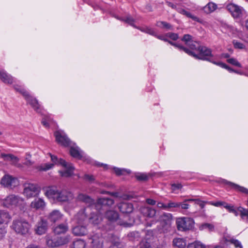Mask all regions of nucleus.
<instances>
[{
  "label": "nucleus",
  "instance_id": "1",
  "mask_svg": "<svg viewBox=\"0 0 248 248\" xmlns=\"http://www.w3.org/2000/svg\"><path fill=\"white\" fill-rule=\"evenodd\" d=\"M44 190L45 196L55 202H67L74 198L73 194L65 188L50 186Z\"/></svg>",
  "mask_w": 248,
  "mask_h": 248
},
{
  "label": "nucleus",
  "instance_id": "2",
  "mask_svg": "<svg viewBox=\"0 0 248 248\" xmlns=\"http://www.w3.org/2000/svg\"><path fill=\"white\" fill-rule=\"evenodd\" d=\"M54 135L57 142L64 146H71L70 153L75 158L81 159L83 157V152L77 146H72V142L63 131H57Z\"/></svg>",
  "mask_w": 248,
  "mask_h": 248
},
{
  "label": "nucleus",
  "instance_id": "3",
  "mask_svg": "<svg viewBox=\"0 0 248 248\" xmlns=\"http://www.w3.org/2000/svg\"><path fill=\"white\" fill-rule=\"evenodd\" d=\"M11 228L16 233L26 235L29 232L31 225L25 219L18 218L13 221Z\"/></svg>",
  "mask_w": 248,
  "mask_h": 248
},
{
  "label": "nucleus",
  "instance_id": "4",
  "mask_svg": "<svg viewBox=\"0 0 248 248\" xmlns=\"http://www.w3.org/2000/svg\"><path fill=\"white\" fill-rule=\"evenodd\" d=\"M51 161L55 164L61 165L64 167V170H59V172L62 177H67L71 176L73 173L74 168L70 163H67L62 159H58L57 156L50 154Z\"/></svg>",
  "mask_w": 248,
  "mask_h": 248
},
{
  "label": "nucleus",
  "instance_id": "5",
  "mask_svg": "<svg viewBox=\"0 0 248 248\" xmlns=\"http://www.w3.org/2000/svg\"><path fill=\"white\" fill-rule=\"evenodd\" d=\"M2 204L7 208L21 207L24 204V200L22 198L15 195H10L2 200Z\"/></svg>",
  "mask_w": 248,
  "mask_h": 248
},
{
  "label": "nucleus",
  "instance_id": "6",
  "mask_svg": "<svg viewBox=\"0 0 248 248\" xmlns=\"http://www.w3.org/2000/svg\"><path fill=\"white\" fill-rule=\"evenodd\" d=\"M176 225L177 229L180 231H186L192 229L194 227V220L188 217H181L177 218Z\"/></svg>",
  "mask_w": 248,
  "mask_h": 248
},
{
  "label": "nucleus",
  "instance_id": "7",
  "mask_svg": "<svg viewBox=\"0 0 248 248\" xmlns=\"http://www.w3.org/2000/svg\"><path fill=\"white\" fill-rule=\"evenodd\" d=\"M40 193V188L36 184L25 183L23 194L27 198L37 197Z\"/></svg>",
  "mask_w": 248,
  "mask_h": 248
},
{
  "label": "nucleus",
  "instance_id": "8",
  "mask_svg": "<svg viewBox=\"0 0 248 248\" xmlns=\"http://www.w3.org/2000/svg\"><path fill=\"white\" fill-rule=\"evenodd\" d=\"M15 89L23 95L28 103L31 105L35 111L40 112L39 105L38 101L35 98H33L27 91L20 86H16L15 87Z\"/></svg>",
  "mask_w": 248,
  "mask_h": 248
},
{
  "label": "nucleus",
  "instance_id": "9",
  "mask_svg": "<svg viewBox=\"0 0 248 248\" xmlns=\"http://www.w3.org/2000/svg\"><path fill=\"white\" fill-rule=\"evenodd\" d=\"M199 54L196 55L194 52H193V54H188L190 56H192L194 58L200 59L202 60L207 61L210 62L212 63V62H215L213 61L211 59V57L213 56L212 54L211 50L206 46H201V47L199 48Z\"/></svg>",
  "mask_w": 248,
  "mask_h": 248
},
{
  "label": "nucleus",
  "instance_id": "10",
  "mask_svg": "<svg viewBox=\"0 0 248 248\" xmlns=\"http://www.w3.org/2000/svg\"><path fill=\"white\" fill-rule=\"evenodd\" d=\"M0 184L4 187L13 189L19 185L17 178L9 174L4 175L1 178Z\"/></svg>",
  "mask_w": 248,
  "mask_h": 248
},
{
  "label": "nucleus",
  "instance_id": "11",
  "mask_svg": "<svg viewBox=\"0 0 248 248\" xmlns=\"http://www.w3.org/2000/svg\"><path fill=\"white\" fill-rule=\"evenodd\" d=\"M226 8L234 18L241 17L245 13L242 7L233 3L228 4Z\"/></svg>",
  "mask_w": 248,
  "mask_h": 248
},
{
  "label": "nucleus",
  "instance_id": "12",
  "mask_svg": "<svg viewBox=\"0 0 248 248\" xmlns=\"http://www.w3.org/2000/svg\"><path fill=\"white\" fill-rule=\"evenodd\" d=\"M90 210V207L81 209L77 213L76 215H75L73 218V221L78 224H82L84 223L87 219V211Z\"/></svg>",
  "mask_w": 248,
  "mask_h": 248
},
{
  "label": "nucleus",
  "instance_id": "13",
  "mask_svg": "<svg viewBox=\"0 0 248 248\" xmlns=\"http://www.w3.org/2000/svg\"><path fill=\"white\" fill-rule=\"evenodd\" d=\"M90 239L91 244L93 248H102L103 247V239L100 233L93 235Z\"/></svg>",
  "mask_w": 248,
  "mask_h": 248
},
{
  "label": "nucleus",
  "instance_id": "14",
  "mask_svg": "<svg viewBox=\"0 0 248 248\" xmlns=\"http://www.w3.org/2000/svg\"><path fill=\"white\" fill-rule=\"evenodd\" d=\"M172 215L170 213H164L161 217V224L165 231L169 230L170 228Z\"/></svg>",
  "mask_w": 248,
  "mask_h": 248
},
{
  "label": "nucleus",
  "instance_id": "15",
  "mask_svg": "<svg viewBox=\"0 0 248 248\" xmlns=\"http://www.w3.org/2000/svg\"><path fill=\"white\" fill-rule=\"evenodd\" d=\"M47 229V223L46 221L41 219L38 221L35 228V233L38 235H42L46 233Z\"/></svg>",
  "mask_w": 248,
  "mask_h": 248
},
{
  "label": "nucleus",
  "instance_id": "16",
  "mask_svg": "<svg viewBox=\"0 0 248 248\" xmlns=\"http://www.w3.org/2000/svg\"><path fill=\"white\" fill-rule=\"evenodd\" d=\"M102 221V216L101 213H92L89 218V221L93 225L99 224Z\"/></svg>",
  "mask_w": 248,
  "mask_h": 248
},
{
  "label": "nucleus",
  "instance_id": "17",
  "mask_svg": "<svg viewBox=\"0 0 248 248\" xmlns=\"http://www.w3.org/2000/svg\"><path fill=\"white\" fill-rule=\"evenodd\" d=\"M30 206L35 210H42L46 206V203L43 199L37 198L31 202Z\"/></svg>",
  "mask_w": 248,
  "mask_h": 248
},
{
  "label": "nucleus",
  "instance_id": "18",
  "mask_svg": "<svg viewBox=\"0 0 248 248\" xmlns=\"http://www.w3.org/2000/svg\"><path fill=\"white\" fill-rule=\"evenodd\" d=\"M118 208L122 213L129 214L133 211V206L130 203L122 202L118 205Z\"/></svg>",
  "mask_w": 248,
  "mask_h": 248
},
{
  "label": "nucleus",
  "instance_id": "19",
  "mask_svg": "<svg viewBox=\"0 0 248 248\" xmlns=\"http://www.w3.org/2000/svg\"><path fill=\"white\" fill-rule=\"evenodd\" d=\"M140 211L144 216L149 217H153L156 214V210L150 207H142L140 208Z\"/></svg>",
  "mask_w": 248,
  "mask_h": 248
},
{
  "label": "nucleus",
  "instance_id": "20",
  "mask_svg": "<svg viewBox=\"0 0 248 248\" xmlns=\"http://www.w3.org/2000/svg\"><path fill=\"white\" fill-rule=\"evenodd\" d=\"M0 78L5 83L12 84L14 81V78L4 70L0 69Z\"/></svg>",
  "mask_w": 248,
  "mask_h": 248
},
{
  "label": "nucleus",
  "instance_id": "21",
  "mask_svg": "<svg viewBox=\"0 0 248 248\" xmlns=\"http://www.w3.org/2000/svg\"><path fill=\"white\" fill-rule=\"evenodd\" d=\"M62 214L58 210H54L50 212L48 219L51 222H55L60 220L62 217Z\"/></svg>",
  "mask_w": 248,
  "mask_h": 248
},
{
  "label": "nucleus",
  "instance_id": "22",
  "mask_svg": "<svg viewBox=\"0 0 248 248\" xmlns=\"http://www.w3.org/2000/svg\"><path fill=\"white\" fill-rule=\"evenodd\" d=\"M77 199L78 201L82 202L89 205L94 203V201L90 196L83 193H79Z\"/></svg>",
  "mask_w": 248,
  "mask_h": 248
},
{
  "label": "nucleus",
  "instance_id": "23",
  "mask_svg": "<svg viewBox=\"0 0 248 248\" xmlns=\"http://www.w3.org/2000/svg\"><path fill=\"white\" fill-rule=\"evenodd\" d=\"M114 203V201L108 198H101L98 199L96 203V207L98 206H110Z\"/></svg>",
  "mask_w": 248,
  "mask_h": 248
},
{
  "label": "nucleus",
  "instance_id": "24",
  "mask_svg": "<svg viewBox=\"0 0 248 248\" xmlns=\"http://www.w3.org/2000/svg\"><path fill=\"white\" fill-rule=\"evenodd\" d=\"M73 233L77 236H82L87 233V230L84 226H77L72 229Z\"/></svg>",
  "mask_w": 248,
  "mask_h": 248
},
{
  "label": "nucleus",
  "instance_id": "25",
  "mask_svg": "<svg viewBox=\"0 0 248 248\" xmlns=\"http://www.w3.org/2000/svg\"><path fill=\"white\" fill-rule=\"evenodd\" d=\"M1 157L5 161H11L13 164L16 165L19 161V158L11 154H6L2 153L0 155Z\"/></svg>",
  "mask_w": 248,
  "mask_h": 248
},
{
  "label": "nucleus",
  "instance_id": "26",
  "mask_svg": "<svg viewBox=\"0 0 248 248\" xmlns=\"http://www.w3.org/2000/svg\"><path fill=\"white\" fill-rule=\"evenodd\" d=\"M68 229L66 224H61L56 226L54 229V232L56 234H61L65 233Z\"/></svg>",
  "mask_w": 248,
  "mask_h": 248
},
{
  "label": "nucleus",
  "instance_id": "27",
  "mask_svg": "<svg viewBox=\"0 0 248 248\" xmlns=\"http://www.w3.org/2000/svg\"><path fill=\"white\" fill-rule=\"evenodd\" d=\"M11 218L8 212L0 210V224L7 223Z\"/></svg>",
  "mask_w": 248,
  "mask_h": 248
},
{
  "label": "nucleus",
  "instance_id": "28",
  "mask_svg": "<svg viewBox=\"0 0 248 248\" xmlns=\"http://www.w3.org/2000/svg\"><path fill=\"white\" fill-rule=\"evenodd\" d=\"M105 216L110 221H115L118 218V213L113 210H108L106 212Z\"/></svg>",
  "mask_w": 248,
  "mask_h": 248
},
{
  "label": "nucleus",
  "instance_id": "29",
  "mask_svg": "<svg viewBox=\"0 0 248 248\" xmlns=\"http://www.w3.org/2000/svg\"><path fill=\"white\" fill-rule=\"evenodd\" d=\"M217 8V5L213 2H209L206 6L203 8V10L206 14H209Z\"/></svg>",
  "mask_w": 248,
  "mask_h": 248
},
{
  "label": "nucleus",
  "instance_id": "30",
  "mask_svg": "<svg viewBox=\"0 0 248 248\" xmlns=\"http://www.w3.org/2000/svg\"><path fill=\"white\" fill-rule=\"evenodd\" d=\"M173 244L179 248H184L186 246V242L183 238H175L173 240Z\"/></svg>",
  "mask_w": 248,
  "mask_h": 248
},
{
  "label": "nucleus",
  "instance_id": "31",
  "mask_svg": "<svg viewBox=\"0 0 248 248\" xmlns=\"http://www.w3.org/2000/svg\"><path fill=\"white\" fill-rule=\"evenodd\" d=\"M71 248H86L85 242L81 239L74 241L70 246Z\"/></svg>",
  "mask_w": 248,
  "mask_h": 248
},
{
  "label": "nucleus",
  "instance_id": "32",
  "mask_svg": "<svg viewBox=\"0 0 248 248\" xmlns=\"http://www.w3.org/2000/svg\"><path fill=\"white\" fill-rule=\"evenodd\" d=\"M156 26L161 29H165L168 30H172V26L165 21H158L156 23Z\"/></svg>",
  "mask_w": 248,
  "mask_h": 248
},
{
  "label": "nucleus",
  "instance_id": "33",
  "mask_svg": "<svg viewBox=\"0 0 248 248\" xmlns=\"http://www.w3.org/2000/svg\"><path fill=\"white\" fill-rule=\"evenodd\" d=\"M225 183L229 185L230 186L233 187L234 188L238 190L239 191L248 194V189L244 187L239 186L235 184L227 181H225Z\"/></svg>",
  "mask_w": 248,
  "mask_h": 248
},
{
  "label": "nucleus",
  "instance_id": "34",
  "mask_svg": "<svg viewBox=\"0 0 248 248\" xmlns=\"http://www.w3.org/2000/svg\"><path fill=\"white\" fill-rule=\"evenodd\" d=\"M187 248H206V246L199 241L189 244L187 245Z\"/></svg>",
  "mask_w": 248,
  "mask_h": 248
},
{
  "label": "nucleus",
  "instance_id": "35",
  "mask_svg": "<svg viewBox=\"0 0 248 248\" xmlns=\"http://www.w3.org/2000/svg\"><path fill=\"white\" fill-rule=\"evenodd\" d=\"M168 42L171 45L174 46L176 47L179 48L180 50H183L185 51L186 53L187 54H193V52L189 50L188 48L185 47L179 44H177L175 43H174L170 41H168Z\"/></svg>",
  "mask_w": 248,
  "mask_h": 248
},
{
  "label": "nucleus",
  "instance_id": "36",
  "mask_svg": "<svg viewBox=\"0 0 248 248\" xmlns=\"http://www.w3.org/2000/svg\"><path fill=\"white\" fill-rule=\"evenodd\" d=\"M69 240L70 236H69L59 238L57 240V242H58V247L68 243Z\"/></svg>",
  "mask_w": 248,
  "mask_h": 248
},
{
  "label": "nucleus",
  "instance_id": "37",
  "mask_svg": "<svg viewBox=\"0 0 248 248\" xmlns=\"http://www.w3.org/2000/svg\"><path fill=\"white\" fill-rule=\"evenodd\" d=\"M46 243L47 246L50 248L58 247V242L57 241H54L51 239L49 237H47Z\"/></svg>",
  "mask_w": 248,
  "mask_h": 248
},
{
  "label": "nucleus",
  "instance_id": "38",
  "mask_svg": "<svg viewBox=\"0 0 248 248\" xmlns=\"http://www.w3.org/2000/svg\"><path fill=\"white\" fill-rule=\"evenodd\" d=\"M199 229L201 231L207 229L209 231H212L214 229V226L210 223H203L199 227Z\"/></svg>",
  "mask_w": 248,
  "mask_h": 248
},
{
  "label": "nucleus",
  "instance_id": "39",
  "mask_svg": "<svg viewBox=\"0 0 248 248\" xmlns=\"http://www.w3.org/2000/svg\"><path fill=\"white\" fill-rule=\"evenodd\" d=\"M191 49L194 50H199V48L201 47V46H200L199 44L195 41H193V40L191 41L187 45Z\"/></svg>",
  "mask_w": 248,
  "mask_h": 248
},
{
  "label": "nucleus",
  "instance_id": "40",
  "mask_svg": "<svg viewBox=\"0 0 248 248\" xmlns=\"http://www.w3.org/2000/svg\"><path fill=\"white\" fill-rule=\"evenodd\" d=\"M120 20L124 21V22L128 23V24L135 27L134 25V22L135 21L134 19L130 16H127L125 17H123L122 18H118Z\"/></svg>",
  "mask_w": 248,
  "mask_h": 248
},
{
  "label": "nucleus",
  "instance_id": "41",
  "mask_svg": "<svg viewBox=\"0 0 248 248\" xmlns=\"http://www.w3.org/2000/svg\"><path fill=\"white\" fill-rule=\"evenodd\" d=\"M114 170L116 174L118 175L124 174L125 173H130L129 170H127L124 169H120L118 168H114Z\"/></svg>",
  "mask_w": 248,
  "mask_h": 248
},
{
  "label": "nucleus",
  "instance_id": "42",
  "mask_svg": "<svg viewBox=\"0 0 248 248\" xmlns=\"http://www.w3.org/2000/svg\"><path fill=\"white\" fill-rule=\"evenodd\" d=\"M142 31L146 32L147 33H148L150 35H152L153 36H156V33L155 32V31L154 30V29L148 28V27H145L143 28L142 29H140Z\"/></svg>",
  "mask_w": 248,
  "mask_h": 248
},
{
  "label": "nucleus",
  "instance_id": "43",
  "mask_svg": "<svg viewBox=\"0 0 248 248\" xmlns=\"http://www.w3.org/2000/svg\"><path fill=\"white\" fill-rule=\"evenodd\" d=\"M232 44L235 48L236 49H245V46L244 44L239 42L236 40H233L232 42Z\"/></svg>",
  "mask_w": 248,
  "mask_h": 248
},
{
  "label": "nucleus",
  "instance_id": "44",
  "mask_svg": "<svg viewBox=\"0 0 248 248\" xmlns=\"http://www.w3.org/2000/svg\"><path fill=\"white\" fill-rule=\"evenodd\" d=\"M227 62L232 65H235L238 67H241V64L235 58H229L227 60Z\"/></svg>",
  "mask_w": 248,
  "mask_h": 248
},
{
  "label": "nucleus",
  "instance_id": "45",
  "mask_svg": "<svg viewBox=\"0 0 248 248\" xmlns=\"http://www.w3.org/2000/svg\"><path fill=\"white\" fill-rule=\"evenodd\" d=\"M212 63L215 64H216L217 65H218L222 68H225V69H227L228 71H229L230 72L234 71V70H233L231 68H230L227 65H226V64H225L224 63L220 62H212Z\"/></svg>",
  "mask_w": 248,
  "mask_h": 248
},
{
  "label": "nucleus",
  "instance_id": "46",
  "mask_svg": "<svg viewBox=\"0 0 248 248\" xmlns=\"http://www.w3.org/2000/svg\"><path fill=\"white\" fill-rule=\"evenodd\" d=\"M167 207H168V210L171 208H180V204L179 202H173L170 201L168 204H167Z\"/></svg>",
  "mask_w": 248,
  "mask_h": 248
},
{
  "label": "nucleus",
  "instance_id": "47",
  "mask_svg": "<svg viewBox=\"0 0 248 248\" xmlns=\"http://www.w3.org/2000/svg\"><path fill=\"white\" fill-rule=\"evenodd\" d=\"M224 28L226 30V32L228 33H231L233 34L235 32V29L232 26L225 24L224 25Z\"/></svg>",
  "mask_w": 248,
  "mask_h": 248
},
{
  "label": "nucleus",
  "instance_id": "48",
  "mask_svg": "<svg viewBox=\"0 0 248 248\" xmlns=\"http://www.w3.org/2000/svg\"><path fill=\"white\" fill-rule=\"evenodd\" d=\"M237 210L240 213V215L242 217L244 216L248 217V209H246L240 206L238 207Z\"/></svg>",
  "mask_w": 248,
  "mask_h": 248
},
{
  "label": "nucleus",
  "instance_id": "49",
  "mask_svg": "<svg viewBox=\"0 0 248 248\" xmlns=\"http://www.w3.org/2000/svg\"><path fill=\"white\" fill-rule=\"evenodd\" d=\"M182 40L185 42L186 45H187L192 40V36L189 34H185L184 35Z\"/></svg>",
  "mask_w": 248,
  "mask_h": 248
},
{
  "label": "nucleus",
  "instance_id": "50",
  "mask_svg": "<svg viewBox=\"0 0 248 248\" xmlns=\"http://www.w3.org/2000/svg\"><path fill=\"white\" fill-rule=\"evenodd\" d=\"M108 248H124L123 245L118 241L112 242Z\"/></svg>",
  "mask_w": 248,
  "mask_h": 248
},
{
  "label": "nucleus",
  "instance_id": "51",
  "mask_svg": "<svg viewBox=\"0 0 248 248\" xmlns=\"http://www.w3.org/2000/svg\"><path fill=\"white\" fill-rule=\"evenodd\" d=\"M185 16L189 18H191L192 19H193L194 21H197L199 22H201L200 19L198 17H197L196 16H194V15H193L191 13H190L187 11L186 13Z\"/></svg>",
  "mask_w": 248,
  "mask_h": 248
},
{
  "label": "nucleus",
  "instance_id": "52",
  "mask_svg": "<svg viewBox=\"0 0 248 248\" xmlns=\"http://www.w3.org/2000/svg\"><path fill=\"white\" fill-rule=\"evenodd\" d=\"M171 186L172 192H175L177 190L181 189L182 188V185L180 183L172 184Z\"/></svg>",
  "mask_w": 248,
  "mask_h": 248
},
{
  "label": "nucleus",
  "instance_id": "53",
  "mask_svg": "<svg viewBox=\"0 0 248 248\" xmlns=\"http://www.w3.org/2000/svg\"><path fill=\"white\" fill-rule=\"evenodd\" d=\"M31 155L30 154H27L26 155L25 162L24 164L27 166H31L33 164V162L31 160Z\"/></svg>",
  "mask_w": 248,
  "mask_h": 248
},
{
  "label": "nucleus",
  "instance_id": "54",
  "mask_svg": "<svg viewBox=\"0 0 248 248\" xmlns=\"http://www.w3.org/2000/svg\"><path fill=\"white\" fill-rule=\"evenodd\" d=\"M166 35L173 40H176L178 38V34L174 33L169 32Z\"/></svg>",
  "mask_w": 248,
  "mask_h": 248
},
{
  "label": "nucleus",
  "instance_id": "55",
  "mask_svg": "<svg viewBox=\"0 0 248 248\" xmlns=\"http://www.w3.org/2000/svg\"><path fill=\"white\" fill-rule=\"evenodd\" d=\"M54 166L53 163L46 164L44 166L41 167V170H47L52 168Z\"/></svg>",
  "mask_w": 248,
  "mask_h": 248
},
{
  "label": "nucleus",
  "instance_id": "56",
  "mask_svg": "<svg viewBox=\"0 0 248 248\" xmlns=\"http://www.w3.org/2000/svg\"><path fill=\"white\" fill-rule=\"evenodd\" d=\"M208 203L211 205H214L215 206H217V207H219L220 206H223L224 207L225 202H208Z\"/></svg>",
  "mask_w": 248,
  "mask_h": 248
},
{
  "label": "nucleus",
  "instance_id": "57",
  "mask_svg": "<svg viewBox=\"0 0 248 248\" xmlns=\"http://www.w3.org/2000/svg\"><path fill=\"white\" fill-rule=\"evenodd\" d=\"M195 203L196 204H198L201 207V208L203 209L204 207V206H205V203H208V202H205L202 201L200 200L197 199L196 200H195Z\"/></svg>",
  "mask_w": 248,
  "mask_h": 248
},
{
  "label": "nucleus",
  "instance_id": "58",
  "mask_svg": "<svg viewBox=\"0 0 248 248\" xmlns=\"http://www.w3.org/2000/svg\"><path fill=\"white\" fill-rule=\"evenodd\" d=\"M224 207L225 208H226V209H227L228 211L230 213H232V212L233 211V210L234 209L233 206H232L231 204H229L228 203H227L226 202H225Z\"/></svg>",
  "mask_w": 248,
  "mask_h": 248
},
{
  "label": "nucleus",
  "instance_id": "59",
  "mask_svg": "<svg viewBox=\"0 0 248 248\" xmlns=\"http://www.w3.org/2000/svg\"><path fill=\"white\" fill-rule=\"evenodd\" d=\"M230 242L232 244H233L235 247H239L241 248L242 246L241 243L237 240L232 239L230 240Z\"/></svg>",
  "mask_w": 248,
  "mask_h": 248
},
{
  "label": "nucleus",
  "instance_id": "60",
  "mask_svg": "<svg viewBox=\"0 0 248 248\" xmlns=\"http://www.w3.org/2000/svg\"><path fill=\"white\" fill-rule=\"evenodd\" d=\"M136 178L139 180H146L148 177L146 174H140L136 175Z\"/></svg>",
  "mask_w": 248,
  "mask_h": 248
},
{
  "label": "nucleus",
  "instance_id": "61",
  "mask_svg": "<svg viewBox=\"0 0 248 248\" xmlns=\"http://www.w3.org/2000/svg\"><path fill=\"white\" fill-rule=\"evenodd\" d=\"M157 206L159 208L168 210L167 204H164L161 202H158L157 203Z\"/></svg>",
  "mask_w": 248,
  "mask_h": 248
},
{
  "label": "nucleus",
  "instance_id": "62",
  "mask_svg": "<svg viewBox=\"0 0 248 248\" xmlns=\"http://www.w3.org/2000/svg\"><path fill=\"white\" fill-rule=\"evenodd\" d=\"M186 202H179L180 208L182 209H187L189 207V205L187 203H186Z\"/></svg>",
  "mask_w": 248,
  "mask_h": 248
},
{
  "label": "nucleus",
  "instance_id": "63",
  "mask_svg": "<svg viewBox=\"0 0 248 248\" xmlns=\"http://www.w3.org/2000/svg\"><path fill=\"white\" fill-rule=\"evenodd\" d=\"M84 179L90 182H92L94 180V178L93 175H90L88 174L84 175Z\"/></svg>",
  "mask_w": 248,
  "mask_h": 248
},
{
  "label": "nucleus",
  "instance_id": "64",
  "mask_svg": "<svg viewBox=\"0 0 248 248\" xmlns=\"http://www.w3.org/2000/svg\"><path fill=\"white\" fill-rule=\"evenodd\" d=\"M49 121L48 118L46 119L43 118L42 121V124L44 125L45 127H48L49 124L48 123V122Z\"/></svg>",
  "mask_w": 248,
  "mask_h": 248
}]
</instances>
